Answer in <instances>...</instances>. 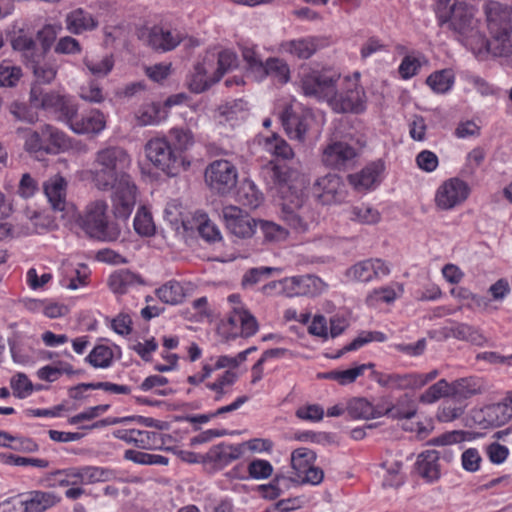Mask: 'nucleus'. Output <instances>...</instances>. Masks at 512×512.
<instances>
[{"mask_svg": "<svg viewBox=\"0 0 512 512\" xmlns=\"http://www.w3.org/2000/svg\"><path fill=\"white\" fill-rule=\"evenodd\" d=\"M93 165L92 178L99 190H110L122 178H130L125 170L131 165V157L120 146H107L98 150Z\"/></svg>", "mask_w": 512, "mask_h": 512, "instance_id": "f257e3e1", "label": "nucleus"}, {"mask_svg": "<svg viewBox=\"0 0 512 512\" xmlns=\"http://www.w3.org/2000/svg\"><path fill=\"white\" fill-rule=\"evenodd\" d=\"M439 26L452 32L455 38L464 42L468 38L477 36L478 21L475 18L473 6L464 0H455L454 4L436 10Z\"/></svg>", "mask_w": 512, "mask_h": 512, "instance_id": "f03ea898", "label": "nucleus"}, {"mask_svg": "<svg viewBox=\"0 0 512 512\" xmlns=\"http://www.w3.org/2000/svg\"><path fill=\"white\" fill-rule=\"evenodd\" d=\"M487 25L492 39L488 49L495 55H504L511 51L510 34L512 32L510 11L500 3L490 1L485 6Z\"/></svg>", "mask_w": 512, "mask_h": 512, "instance_id": "7ed1b4c3", "label": "nucleus"}, {"mask_svg": "<svg viewBox=\"0 0 512 512\" xmlns=\"http://www.w3.org/2000/svg\"><path fill=\"white\" fill-rule=\"evenodd\" d=\"M108 205L103 200H95L86 206L84 214L79 219L80 227L90 238L99 241H115L120 235V229L108 221Z\"/></svg>", "mask_w": 512, "mask_h": 512, "instance_id": "20e7f679", "label": "nucleus"}, {"mask_svg": "<svg viewBox=\"0 0 512 512\" xmlns=\"http://www.w3.org/2000/svg\"><path fill=\"white\" fill-rule=\"evenodd\" d=\"M340 75L327 70L304 68L299 73V87L306 97L329 101L336 93V83Z\"/></svg>", "mask_w": 512, "mask_h": 512, "instance_id": "39448f33", "label": "nucleus"}, {"mask_svg": "<svg viewBox=\"0 0 512 512\" xmlns=\"http://www.w3.org/2000/svg\"><path fill=\"white\" fill-rule=\"evenodd\" d=\"M149 161L168 176H176L184 166L181 154L165 138H155L145 145Z\"/></svg>", "mask_w": 512, "mask_h": 512, "instance_id": "423d86ee", "label": "nucleus"}, {"mask_svg": "<svg viewBox=\"0 0 512 512\" xmlns=\"http://www.w3.org/2000/svg\"><path fill=\"white\" fill-rule=\"evenodd\" d=\"M30 103L36 107L51 111L58 115V119L66 122L76 115L77 107L67 96L57 92H44L40 85L33 84L30 90Z\"/></svg>", "mask_w": 512, "mask_h": 512, "instance_id": "0eeeda50", "label": "nucleus"}, {"mask_svg": "<svg viewBox=\"0 0 512 512\" xmlns=\"http://www.w3.org/2000/svg\"><path fill=\"white\" fill-rule=\"evenodd\" d=\"M205 181L213 192L227 195L236 188L238 170L228 160H214L205 169Z\"/></svg>", "mask_w": 512, "mask_h": 512, "instance_id": "6e6552de", "label": "nucleus"}, {"mask_svg": "<svg viewBox=\"0 0 512 512\" xmlns=\"http://www.w3.org/2000/svg\"><path fill=\"white\" fill-rule=\"evenodd\" d=\"M364 97V90L356 80L345 79L341 86L336 83V93L329 99L328 104L338 113H359L364 110Z\"/></svg>", "mask_w": 512, "mask_h": 512, "instance_id": "1a4fd4ad", "label": "nucleus"}, {"mask_svg": "<svg viewBox=\"0 0 512 512\" xmlns=\"http://www.w3.org/2000/svg\"><path fill=\"white\" fill-rule=\"evenodd\" d=\"M316 453L309 448H297L291 454V465L301 482L319 485L324 479V471L316 467Z\"/></svg>", "mask_w": 512, "mask_h": 512, "instance_id": "9d476101", "label": "nucleus"}, {"mask_svg": "<svg viewBox=\"0 0 512 512\" xmlns=\"http://www.w3.org/2000/svg\"><path fill=\"white\" fill-rule=\"evenodd\" d=\"M281 218L296 232L304 233L316 221V214L309 204L297 199L282 204Z\"/></svg>", "mask_w": 512, "mask_h": 512, "instance_id": "9b49d317", "label": "nucleus"}, {"mask_svg": "<svg viewBox=\"0 0 512 512\" xmlns=\"http://www.w3.org/2000/svg\"><path fill=\"white\" fill-rule=\"evenodd\" d=\"M469 192L466 182L459 178H450L438 188L435 195L436 205L441 210H450L463 203Z\"/></svg>", "mask_w": 512, "mask_h": 512, "instance_id": "f8f14e48", "label": "nucleus"}, {"mask_svg": "<svg viewBox=\"0 0 512 512\" xmlns=\"http://www.w3.org/2000/svg\"><path fill=\"white\" fill-rule=\"evenodd\" d=\"M358 153L350 144L331 141L322 152V163L330 168L343 170L352 166Z\"/></svg>", "mask_w": 512, "mask_h": 512, "instance_id": "ddd939ff", "label": "nucleus"}, {"mask_svg": "<svg viewBox=\"0 0 512 512\" xmlns=\"http://www.w3.org/2000/svg\"><path fill=\"white\" fill-rule=\"evenodd\" d=\"M111 189H114V215L125 220L131 215L136 203V186L132 183L131 178L124 177Z\"/></svg>", "mask_w": 512, "mask_h": 512, "instance_id": "4468645a", "label": "nucleus"}, {"mask_svg": "<svg viewBox=\"0 0 512 512\" xmlns=\"http://www.w3.org/2000/svg\"><path fill=\"white\" fill-rule=\"evenodd\" d=\"M283 295L294 296H315L324 289V282L314 275L293 276L282 279Z\"/></svg>", "mask_w": 512, "mask_h": 512, "instance_id": "2eb2a0df", "label": "nucleus"}, {"mask_svg": "<svg viewBox=\"0 0 512 512\" xmlns=\"http://www.w3.org/2000/svg\"><path fill=\"white\" fill-rule=\"evenodd\" d=\"M222 215L227 229L238 238H250L257 226L255 219L236 206H225Z\"/></svg>", "mask_w": 512, "mask_h": 512, "instance_id": "dca6fc26", "label": "nucleus"}, {"mask_svg": "<svg viewBox=\"0 0 512 512\" xmlns=\"http://www.w3.org/2000/svg\"><path fill=\"white\" fill-rule=\"evenodd\" d=\"M390 267L381 259H368L360 261L346 271V276L357 282H369L374 278L387 276Z\"/></svg>", "mask_w": 512, "mask_h": 512, "instance_id": "f3484780", "label": "nucleus"}, {"mask_svg": "<svg viewBox=\"0 0 512 512\" xmlns=\"http://www.w3.org/2000/svg\"><path fill=\"white\" fill-rule=\"evenodd\" d=\"M314 187L323 204L341 202L345 198V185L336 174L329 173L319 178Z\"/></svg>", "mask_w": 512, "mask_h": 512, "instance_id": "a211bd4d", "label": "nucleus"}, {"mask_svg": "<svg viewBox=\"0 0 512 512\" xmlns=\"http://www.w3.org/2000/svg\"><path fill=\"white\" fill-rule=\"evenodd\" d=\"M215 58V54H207L201 62L194 65L188 82L192 92L202 93L218 82L214 81V75L212 77L207 75L214 68Z\"/></svg>", "mask_w": 512, "mask_h": 512, "instance_id": "6ab92c4d", "label": "nucleus"}, {"mask_svg": "<svg viewBox=\"0 0 512 512\" xmlns=\"http://www.w3.org/2000/svg\"><path fill=\"white\" fill-rule=\"evenodd\" d=\"M282 125L290 138L303 142L309 130L311 117L306 114H296L291 106H286L280 114Z\"/></svg>", "mask_w": 512, "mask_h": 512, "instance_id": "aec40b11", "label": "nucleus"}, {"mask_svg": "<svg viewBox=\"0 0 512 512\" xmlns=\"http://www.w3.org/2000/svg\"><path fill=\"white\" fill-rule=\"evenodd\" d=\"M68 125L77 134H99L106 127V119L101 111L91 110L81 117H71Z\"/></svg>", "mask_w": 512, "mask_h": 512, "instance_id": "412c9836", "label": "nucleus"}, {"mask_svg": "<svg viewBox=\"0 0 512 512\" xmlns=\"http://www.w3.org/2000/svg\"><path fill=\"white\" fill-rule=\"evenodd\" d=\"M478 416L480 422L486 426L500 427L508 423L512 419V406L507 402H499L483 407Z\"/></svg>", "mask_w": 512, "mask_h": 512, "instance_id": "4be33fe9", "label": "nucleus"}, {"mask_svg": "<svg viewBox=\"0 0 512 512\" xmlns=\"http://www.w3.org/2000/svg\"><path fill=\"white\" fill-rule=\"evenodd\" d=\"M43 189L52 208L55 211H64L67 204V181L65 178L59 174H56L44 182Z\"/></svg>", "mask_w": 512, "mask_h": 512, "instance_id": "5701e85b", "label": "nucleus"}, {"mask_svg": "<svg viewBox=\"0 0 512 512\" xmlns=\"http://www.w3.org/2000/svg\"><path fill=\"white\" fill-rule=\"evenodd\" d=\"M324 40L317 37H307L285 41L281 44V50L299 59L310 58L320 47L324 46Z\"/></svg>", "mask_w": 512, "mask_h": 512, "instance_id": "b1692460", "label": "nucleus"}, {"mask_svg": "<svg viewBox=\"0 0 512 512\" xmlns=\"http://www.w3.org/2000/svg\"><path fill=\"white\" fill-rule=\"evenodd\" d=\"M374 381L383 388L395 390H416L413 373H383L372 371Z\"/></svg>", "mask_w": 512, "mask_h": 512, "instance_id": "393cba45", "label": "nucleus"}, {"mask_svg": "<svg viewBox=\"0 0 512 512\" xmlns=\"http://www.w3.org/2000/svg\"><path fill=\"white\" fill-rule=\"evenodd\" d=\"M113 436L126 443L133 444L139 449L152 450L155 448V442L159 434L137 429H118L113 432Z\"/></svg>", "mask_w": 512, "mask_h": 512, "instance_id": "a878e982", "label": "nucleus"}, {"mask_svg": "<svg viewBox=\"0 0 512 512\" xmlns=\"http://www.w3.org/2000/svg\"><path fill=\"white\" fill-rule=\"evenodd\" d=\"M451 385L452 397L457 400H466L486 391L485 381L477 376L457 379Z\"/></svg>", "mask_w": 512, "mask_h": 512, "instance_id": "bb28decb", "label": "nucleus"}, {"mask_svg": "<svg viewBox=\"0 0 512 512\" xmlns=\"http://www.w3.org/2000/svg\"><path fill=\"white\" fill-rule=\"evenodd\" d=\"M182 41L179 33L173 34L162 27L154 26L147 34V44L154 50L169 51L177 47Z\"/></svg>", "mask_w": 512, "mask_h": 512, "instance_id": "cd10ccee", "label": "nucleus"}, {"mask_svg": "<svg viewBox=\"0 0 512 512\" xmlns=\"http://www.w3.org/2000/svg\"><path fill=\"white\" fill-rule=\"evenodd\" d=\"M98 22L89 12L82 8H77L69 12L65 17L66 29L72 34H82L86 31L95 29Z\"/></svg>", "mask_w": 512, "mask_h": 512, "instance_id": "c85d7f7f", "label": "nucleus"}, {"mask_svg": "<svg viewBox=\"0 0 512 512\" xmlns=\"http://www.w3.org/2000/svg\"><path fill=\"white\" fill-rule=\"evenodd\" d=\"M439 451L427 450L419 454L416 463L419 475L427 481H434L440 477Z\"/></svg>", "mask_w": 512, "mask_h": 512, "instance_id": "c756f323", "label": "nucleus"}, {"mask_svg": "<svg viewBox=\"0 0 512 512\" xmlns=\"http://www.w3.org/2000/svg\"><path fill=\"white\" fill-rule=\"evenodd\" d=\"M418 411V406L414 399L408 394L400 396L396 402L382 411V415H386L392 419L409 420L413 418Z\"/></svg>", "mask_w": 512, "mask_h": 512, "instance_id": "7c9ffc66", "label": "nucleus"}, {"mask_svg": "<svg viewBox=\"0 0 512 512\" xmlns=\"http://www.w3.org/2000/svg\"><path fill=\"white\" fill-rule=\"evenodd\" d=\"M59 501L60 497L53 492L34 491L28 500L19 501V504L25 512H44Z\"/></svg>", "mask_w": 512, "mask_h": 512, "instance_id": "2f4dec72", "label": "nucleus"}, {"mask_svg": "<svg viewBox=\"0 0 512 512\" xmlns=\"http://www.w3.org/2000/svg\"><path fill=\"white\" fill-rule=\"evenodd\" d=\"M228 322L232 326L240 325V335L245 338L253 336L259 328L256 318L242 307L233 309L228 318Z\"/></svg>", "mask_w": 512, "mask_h": 512, "instance_id": "473e14b6", "label": "nucleus"}, {"mask_svg": "<svg viewBox=\"0 0 512 512\" xmlns=\"http://www.w3.org/2000/svg\"><path fill=\"white\" fill-rule=\"evenodd\" d=\"M447 336H451L461 341H468L477 346H483L487 339L475 327L466 323H457L446 328Z\"/></svg>", "mask_w": 512, "mask_h": 512, "instance_id": "72a5a7b5", "label": "nucleus"}, {"mask_svg": "<svg viewBox=\"0 0 512 512\" xmlns=\"http://www.w3.org/2000/svg\"><path fill=\"white\" fill-rule=\"evenodd\" d=\"M244 449V444L231 445L221 443L210 448L208 458L211 461L227 464L233 460L241 457Z\"/></svg>", "mask_w": 512, "mask_h": 512, "instance_id": "f704fd0d", "label": "nucleus"}, {"mask_svg": "<svg viewBox=\"0 0 512 512\" xmlns=\"http://www.w3.org/2000/svg\"><path fill=\"white\" fill-rule=\"evenodd\" d=\"M46 153L57 154L68 148L69 142L66 135L56 127L46 124L42 126Z\"/></svg>", "mask_w": 512, "mask_h": 512, "instance_id": "c9c22d12", "label": "nucleus"}, {"mask_svg": "<svg viewBox=\"0 0 512 512\" xmlns=\"http://www.w3.org/2000/svg\"><path fill=\"white\" fill-rule=\"evenodd\" d=\"M166 118V112L159 103L142 105L135 113L139 126L155 125Z\"/></svg>", "mask_w": 512, "mask_h": 512, "instance_id": "e433bc0d", "label": "nucleus"}, {"mask_svg": "<svg viewBox=\"0 0 512 512\" xmlns=\"http://www.w3.org/2000/svg\"><path fill=\"white\" fill-rule=\"evenodd\" d=\"M237 379V373L231 370H226L215 381L207 382L205 385L209 390L214 392V401L219 402L230 392Z\"/></svg>", "mask_w": 512, "mask_h": 512, "instance_id": "4c0bfd02", "label": "nucleus"}, {"mask_svg": "<svg viewBox=\"0 0 512 512\" xmlns=\"http://www.w3.org/2000/svg\"><path fill=\"white\" fill-rule=\"evenodd\" d=\"M347 411L353 419H371L382 416V411L376 408L365 398H354L349 401Z\"/></svg>", "mask_w": 512, "mask_h": 512, "instance_id": "58836bf2", "label": "nucleus"}, {"mask_svg": "<svg viewBox=\"0 0 512 512\" xmlns=\"http://www.w3.org/2000/svg\"><path fill=\"white\" fill-rule=\"evenodd\" d=\"M158 298L166 304L176 305L185 298L183 286L180 282L171 280L156 290Z\"/></svg>", "mask_w": 512, "mask_h": 512, "instance_id": "ea45409f", "label": "nucleus"}, {"mask_svg": "<svg viewBox=\"0 0 512 512\" xmlns=\"http://www.w3.org/2000/svg\"><path fill=\"white\" fill-rule=\"evenodd\" d=\"M380 173V166L371 164L365 167L361 172L348 176L349 182L357 190H367L376 181Z\"/></svg>", "mask_w": 512, "mask_h": 512, "instance_id": "a19ab883", "label": "nucleus"}, {"mask_svg": "<svg viewBox=\"0 0 512 512\" xmlns=\"http://www.w3.org/2000/svg\"><path fill=\"white\" fill-rule=\"evenodd\" d=\"M139 277L127 269H121L110 275L108 285L114 293L123 294L137 283Z\"/></svg>", "mask_w": 512, "mask_h": 512, "instance_id": "79ce46f5", "label": "nucleus"}, {"mask_svg": "<svg viewBox=\"0 0 512 512\" xmlns=\"http://www.w3.org/2000/svg\"><path fill=\"white\" fill-rule=\"evenodd\" d=\"M27 66L32 70L37 85L51 83L57 74V67L51 63H41L36 58L30 59Z\"/></svg>", "mask_w": 512, "mask_h": 512, "instance_id": "37998d69", "label": "nucleus"}, {"mask_svg": "<svg viewBox=\"0 0 512 512\" xmlns=\"http://www.w3.org/2000/svg\"><path fill=\"white\" fill-rule=\"evenodd\" d=\"M426 83L434 92L445 93L454 83V74L448 69L436 71L428 76Z\"/></svg>", "mask_w": 512, "mask_h": 512, "instance_id": "c03bdc74", "label": "nucleus"}, {"mask_svg": "<svg viewBox=\"0 0 512 512\" xmlns=\"http://www.w3.org/2000/svg\"><path fill=\"white\" fill-rule=\"evenodd\" d=\"M452 397V385L445 379H441L431 385L424 393L420 395V402L432 404L442 397Z\"/></svg>", "mask_w": 512, "mask_h": 512, "instance_id": "a18cd8bd", "label": "nucleus"}, {"mask_svg": "<svg viewBox=\"0 0 512 512\" xmlns=\"http://www.w3.org/2000/svg\"><path fill=\"white\" fill-rule=\"evenodd\" d=\"M22 77V70L9 60L0 62V86L12 88L17 85Z\"/></svg>", "mask_w": 512, "mask_h": 512, "instance_id": "49530a36", "label": "nucleus"}, {"mask_svg": "<svg viewBox=\"0 0 512 512\" xmlns=\"http://www.w3.org/2000/svg\"><path fill=\"white\" fill-rule=\"evenodd\" d=\"M348 213L349 218L352 221H356L361 224H376L381 219V215L378 210L363 204L351 207Z\"/></svg>", "mask_w": 512, "mask_h": 512, "instance_id": "de8ad7c7", "label": "nucleus"}, {"mask_svg": "<svg viewBox=\"0 0 512 512\" xmlns=\"http://www.w3.org/2000/svg\"><path fill=\"white\" fill-rule=\"evenodd\" d=\"M242 56L247 64V69L252 73L257 80L265 77L264 66L265 62L253 47H243Z\"/></svg>", "mask_w": 512, "mask_h": 512, "instance_id": "09e8293b", "label": "nucleus"}, {"mask_svg": "<svg viewBox=\"0 0 512 512\" xmlns=\"http://www.w3.org/2000/svg\"><path fill=\"white\" fill-rule=\"evenodd\" d=\"M386 339V335L380 331H363L351 343L344 346L336 357H340L346 352L357 350L369 342H384Z\"/></svg>", "mask_w": 512, "mask_h": 512, "instance_id": "8fccbe9b", "label": "nucleus"}, {"mask_svg": "<svg viewBox=\"0 0 512 512\" xmlns=\"http://www.w3.org/2000/svg\"><path fill=\"white\" fill-rule=\"evenodd\" d=\"M83 62L91 74L95 76H106L113 68L114 61L111 55H105L97 60L93 55H86Z\"/></svg>", "mask_w": 512, "mask_h": 512, "instance_id": "3c124183", "label": "nucleus"}, {"mask_svg": "<svg viewBox=\"0 0 512 512\" xmlns=\"http://www.w3.org/2000/svg\"><path fill=\"white\" fill-rule=\"evenodd\" d=\"M265 77L272 76L281 83L288 82L290 70L287 63L279 58H269L265 61Z\"/></svg>", "mask_w": 512, "mask_h": 512, "instance_id": "603ef678", "label": "nucleus"}, {"mask_svg": "<svg viewBox=\"0 0 512 512\" xmlns=\"http://www.w3.org/2000/svg\"><path fill=\"white\" fill-rule=\"evenodd\" d=\"M113 360L112 350L105 345H98L86 357V361L95 368H107Z\"/></svg>", "mask_w": 512, "mask_h": 512, "instance_id": "864d4df0", "label": "nucleus"}, {"mask_svg": "<svg viewBox=\"0 0 512 512\" xmlns=\"http://www.w3.org/2000/svg\"><path fill=\"white\" fill-rule=\"evenodd\" d=\"M266 147L273 155L284 160H289L294 157V152L290 145L275 134L266 139Z\"/></svg>", "mask_w": 512, "mask_h": 512, "instance_id": "5fc2aeb1", "label": "nucleus"}, {"mask_svg": "<svg viewBox=\"0 0 512 512\" xmlns=\"http://www.w3.org/2000/svg\"><path fill=\"white\" fill-rule=\"evenodd\" d=\"M134 229L142 236H152L155 233V225L152 215L142 207L134 218Z\"/></svg>", "mask_w": 512, "mask_h": 512, "instance_id": "6e6d98bb", "label": "nucleus"}, {"mask_svg": "<svg viewBox=\"0 0 512 512\" xmlns=\"http://www.w3.org/2000/svg\"><path fill=\"white\" fill-rule=\"evenodd\" d=\"M0 463L15 466L31 465L38 468H47L49 466V462L45 459L20 457L9 453H0Z\"/></svg>", "mask_w": 512, "mask_h": 512, "instance_id": "4d7b16f0", "label": "nucleus"}, {"mask_svg": "<svg viewBox=\"0 0 512 512\" xmlns=\"http://www.w3.org/2000/svg\"><path fill=\"white\" fill-rule=\"evenodd\" d=\"M259 225L267 242L283 241L288 236V231L274 222L260 220Z\"/></svg>", "mask_w": 512, "mask_h": 512, "instance_id": "13d9d810", "label": "nucleus"}, {"mask_svg": "<svg viewBox=\"0 0 512 512\" xmlns=\"http://www.w3.org/2000/svg\"><path fill=\"white\" fill-rule=\"evenodd\" d=\"M237 56L230 50H224L217 55V69L214 72V81H220L222 76L236 66Z\"/></svg>", "mask_w": 512, "mask_h": 512, "instance_id": "bf43d9fd", "label": "nucleus"}, {"mask_svg": "<svg viewBox=\"0 0 512 512\" xmlns=\"http://www.w3.org/2000/svg\"><path fill=\"white\" fill-rule=\"evenodd\" d=\"M262 173L272 184L279 186L286 184L289 178L288 168L273 164L272 162L263 168Z\"/></svg>", "mask_w": 512, "mask_h": 512, "instance_id": "052dcab7", "label": "nucleus"}, {"mask_svg": "<svg viewBox=\"0 0 512 512\" xmlns=\"http://www.w3.org/2000/svg\"><path fill=\"white\" fill-rule=\"evenodd\" d=\"M15 397L23 399L33 391V384L24 373H17L10 380Z\"/></svg>", "mask_w": 512, "mask_h": 512, "instance_id": "680f3d73", "label": "nucleus"}, {"mask_svg": "<svg viewBox=\"0 0 512 512\" xmlns=\"http://www.w3.org/2000/svg\"><path fill=\"white\" fill-rule=\"evenodd\" d=\"M12 47L14 50L23 53L24 57L28 59L39 58L41 55L36 54V43L27 35H19L12 40Z\"/></svg>", "mask_w": 512, "mask_h": 512, "instance_id": "e2e57ef3", "label": "nucleus"}, {"mask_svg": "<svg viewBox=\"0 0 512 512\" xmlns=\"http://www.w3.org/2000/svg\"><path fill=\"white\" fill-rule=\"evenodd\" d=\"M398 292L392 287H381L375 289L367 298V301H382L385 303H392L403 292L402 285L397 284Z\"/></svg>", "mask_w": 512, "mask_h": 512, "instance_id": "0e129e2a", "label": "nucleus"}, {"mask_svg": "<svg viewBox=\"0 0 512 512\" xmlns=\"http://www.w3.org/2000/svg\"><path fill=\"white\" fill-rule=\"evenodd\" d=\"M248 473L253 479H267L273 473V467L267 460L256 459L249 463Z\"/></svg>", "mask_w": 512, "mask_h": 512, "instance_id": "69168bd1", "label": "nucleus"}, {"mask_svg": "<svg viewBox=\"0 0 512 512\" xmlns=\"http://www.w3.org/2000/svg\"><path fill=\"white\" fill-rule=\"evenodd\" d=\"M169 135L178 150L188 149L194 142L193 135L190 130L183 128H172Z\"/></svg>", "mask_w": 512, "mask_h": 512, "instance_id": "338daca9", "label": "nucleus"}, {"mask_svg": "<svg viewBox=\"0 0 512 512\" xmlns=\"http://www.w3.org/2000/svg\"><path fill=\"white\" fill-rule=\"evenodd\" d=\"M482 458L476 448L466 449L461 455L462 467L467 472H476L480 468Z\"/></svg>", "mask_w": 512, "mask_h": 512, "instance_id": "774afa93", "label": "nucleus"}]
</instances>
